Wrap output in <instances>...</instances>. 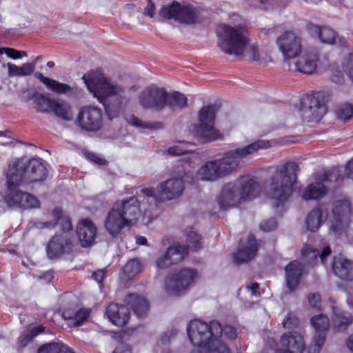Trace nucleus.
Returning <instances> with one entry per match:
<instances>
[{"label":"nucleus","instance_id":"f257e3e1","mask_svg":"<svg viewBox=\"0 0 353 353\" xmlns=\"http://www.w3.org/2000/svg\"><path fill=\"white\" fill-rule=\"evenodd\" d=\"M217 45L224 53L235 57H246L260 63L270 61L265 53L259 50L256 43H250L248 28L244 23H221L216 29Z\"/></svg>","mask_w":353,"mask_h":353},{"label":"nucleus","instance_id":"f03ea898","mask_svg":"<svg viewBox=\"0 0 353 353\" xmlns=\"http://www.w3.org/2000/svg\"><path fill=\"white\" fill-rule=\"evenodd\" d=\"M82 79L94 97L103 104L110 119L118 117L123 112L127 100L123 95L124 88L119 83L101 70L88 72Z\"/></svg>","mask_w":353,"mask_h":353},{"label":"nucleus","instance_id":"7ed1b4c3","mask_svg":"<svg viewBox=\"0 0 353 353\" xmlns=\"http://www.w3.org/2000/svg\"><path fill=\"white\" fill-rule=\"evenodd\" d=\"M274 144L273 141L259 140L243 148L230 150L221 159L205 162L197 170L196 178L203 181H215L235 170L239 166L240 159L260 150L268 149Z\"/></svg>","mask_w":353,"mask_h":353},{"label":"nucleus","instance_id":"20e7f679","mask_svg":"<svg viewBox=\"0 0 353 353\" xmlns=\"http://www.w3.org/2000/svg\"><path fill=\"white\" fill-rule=\"evenodd\" d=\"M185 173H179L157 187V193L151 188H143L139 195L142 203L143 217L148 222L152 221L157 216V203L171 201L181 196L185 190Z\"/></svg>","mask_w":353,"mask_h":353},{"label":"nucleus","instance_id":"39448f33","mask_svg":"<svg viewBox=\"0 0 353 353\" xmlns=\"http://www.w3.org/2000/svg\"><path fill=\"white\" fill-rule=\"evenodd\" d=\"M141 214L143 222L148 223L143 217L142 203L137 197L117 201L107 213L104 228L110 236L117 237L123 228L135 223Z\"/></svg>","mask_w":353,"mask_h":353},{"label":"nucleus","instance_id":"423d86ee","mask_svg":"<svg viewBox=\"0 0 353 353\" xmlns=\"http://www.w3.org/2000/svg\"><path fill=\"white\" fill-rule=\"evenodd\" d=\"M298 165L288 163L278 168L265 186V194L272 205H283L289 198L296 181Z\"/></svg>","mask_w":353,"mask_h":353},{"label":"nucleus","instance_id":"0eeeda50","mask_svg":"<svg viewBox=\"0 0 353 353\" xmlns=\"http://www.w3.org/2000/svg\"><path fill=\"white\" fill-rule=\"evenodd\" d=\"M17 165H10L6 176V191L3 201L8 208L28 210L40 206L39 200L31 194L21 190L26 185L19 179Z\"/></svg>","mask_w":353,"mask_h":353},{"label":"nucleus","instance_id":"6e6552de","mask_svg":"<svg viewBox=\"0 0 353 353\" xmlns=\"http://www.w3.org/2000/svg\"><path fill=\"white\" fill-rule=\"evenodd\" d=\"M53 221L39 222L37 224L38 228H52L57 224L59 225L63 233L54 236L46 247L48 256L50 259L59 257L65 252L70 250L72 243L70 234L68 232L72 228L70 217L64 214L62 210L58 208L52 212Z\"/></svg>","mask_w":353,"mask_h":353},{"label":"nucleus","instance_id":"1a4fd4ad","mask_svg":"<svg viewBox=\"0 0 353 353\" xmlns=\"http://www.w3.org/2000/svg\"><path fill=\"white\" fill-rule=\"evenodd\" d=\"M221 332V325L216 321H211L210 324H208L199 320H194L190 323L188 327L190 341L201 350L214 338L220 337Z\"/></svg>","mask_w":353,"mask_h":353},{"label":"nucleus","instance_id":"9d476101","mask_svg":"<svg viewBox=\"0 0 353 353\" xmlns=\"http://www.w3.org/2000/svg\"><path fill=\"white\" fill-rule=\"evenodd\" d=\"M199 275L196 270L183 268L168 277L165 283V291L169 296H177L190 288Z\"/></svg>","mask_w":353,"mask_h":353},{"label":"nucleus","instance_id":"9b49d317","mask_svg":"<svg viewBox=\"0 0 353 353\" xmlns=\"http://www.w3.org/2000/svg\"><path fill=\"white\" fill-rule=\"evenodd\" d=\"M17 165L19 179L24 183L38 182L44 180L48 174V169L39 159H32L24 167L21 161L18 159L10 165Z\"/></svg>","mask_w":353,"mask_h":353},{"label":"nucleus","instance_id":"f8f14e48","mask_svg":"<svg viewBox=\"0 0 353 353\" xmlns=\"http://www.w3.org/2000/svg\"><path fill=\"white\" fill-rule=\"evenodd\" d=\"M352 206L348 199L342 196L336 199L333 203L332 214L329 217L330 230L336 234L345 230L349 224Z\"/></svg>","mask_w":353,"mask_h":353},{"label":"nucleus","instance_id":"ddd939ff","mask_svg":"<svg viewBox=\"0 0 353 353\" xmlns=\"http://www.w3.org/2000/svg\"><path fill=\"white\" fill-rule=\"evenodd\" d=\"M216 108L214 105L203 107L199 112V125L196 130V135L202 141H211L219 137V132L214 128Z\"/></svg>","mask_w":353,"mask_h":353},{"label":"nucleus","instance_id":"4468645a","mask_svg":"<svg viewBox=\"0 0 353 353\" xmlns=\"http://www.w3.org/2000/svg\"><path fill=\"white\" fill-rule=\"evenodd\" d=\"M301 38L292 31L285 32L276 41V46L282 53L285 61L288 63L301 53Z\"/></svg>","mask_w":353,"mask_h":353},{"label":"nucleus","instance_id":"2eb2a0df","mask_svg":"<svg viewBox=\"0 0 353 353\" xmlns=\"http://www.w3.org/2000/svg\"><path fill=\"white\" fill-rule=\"evenodd\" d=\"M79 126L86 131L99 130L103 125V114L100 109L88 105L79 110L77 118Z\"/></svg>","mask_w":353,"mask_h":353},{"label":"nucleus","instance_id":"dca6fc26","mask_svg":"<svg viewBox=\"0 0 353 353\" xmlns=\"http://www.w3.org/2000/svg\"><path fill=\"white\" fill-rule=\"evenodd\" d=\"M310 324L315 330V334L309 347L308 352L319 353L326 339V332L330 327V320L327 316L320 314L311 317Z\"/></svg>","mask_w":353,"mask_h":353},{"label":"nucleus","instance_id":"f3484780","mask_svg":"<svg viewBox=\"0 0 353 353\" xmlns=\"http://www.w3.org/2000/svg\"><path fill=\"white\" fill-rule=\"evenodd\" d=\"M300 112L304 121H317L325 114V108L318 95H306L301 99Z\"/></svg>","mask_w":353,"mask_h":353},{"label":"nucleus","instance_id":"a211bd4d","mask_svg":"<svg viewBox=\"0 0 353 353\" xmlns=\"http://www.w3.org/2000/svg\"><path fill=\"white\" fill-rule=\"evenodd\" d=\"M334 179L336 181H339L337 172L333 170L330 173L323 174L318 181L309 184L301 192V196L304 200H317L325 196L327 193V188L325 182L332 181Z\"/></svg>","mask_w":353,"mask_h":353},{"label":"nucleus","instance_id":"6ab92c4d","mask_svg":"<svg viewBox=\"0 0 353 353\" xmlns=\"http://www.w3.org/2000/svg\"><path fill=\"white\" fill-rule=\"evenodd\" d=\"M168 93L163 88L150 86L139 96V103L144 108L161 110L166 104Z\"/></svg>","mask_w":353,"mask_h":353},{"label":"nucleus","instance_id":"aec40b11","mask_svg":"<svg viewBox=\"0 0 353 353\" xmlns=\"http://www.w3.org/2000/svg\"><path fill=\"white\" fill-rule=\"evenodd\" d=\"M305 348L303 336L297 332L284 334L279 344L276 345V353H302Z\"/></svg>","mask_w":353,"mask_h":353},{"label":"nucleus","instance_id":"412c9836","mask_svg":"<svg viewBox=\"0 0 353 353\" xmlns=\"http://www.w3.org/2000/svg\"><path fill=\"white\" fill-rule=\"evenodd\" d=\"M188 254V248L184 245L170 246L164 255L159 257L155 262L158 269H165L181 261Z\"/></svg>","mask_w":353,"mask_h":353},{"label":"nucleus","instance_id":"4be33fe9","mask_svg":"<svg viewBox=\"0 0 353 353\" xmlns=\"http://www.w3.org/2000/svg\"><path fill=\"white\" fill-rule=\"evenodd\" d=\"M243 201L239 191H238L235 182L230 183L223 186L218 198L220 208L226 210L236 207Z\"/></svg>","mask_w":353,"mask_h":353},{"label":"nucleus","instance_id":"5701e85b","mask_svg":"<svg viewBox=\"0 0 353 353\" xmlns=\"http://www.w3.org/2000/svg\"><path fill=\"white\" fill-rule=\"evenodd\" d=\"M235 184L243 201L256 198L261 192L259 184L249 176L240 177Z\"/></svg>","mask_w":353,"mask_h":353},{"label":"nucleus","instance_id":"b1692460","mask_svg":"<svg viewBox=\"0 0 353 353\" xmlns=\"http://www.w3.org/2000/svg\"><path fill=\"white\" fill-rule=\"evenodd\" d=\"M97 231L94 223L88 219H83L78 223L77 234L82 246H90L93 243Z\"/></svg>","mask_w":353,"mask_h":353},{"label":"nucleus","instance_id":"393cba45","mask_svg":"<svg viewBox=\"0 0 353 353\" xmlns=\"http://www.w3.org/2000/svg\"><path fill=\"white\" fill-rule=\"evenodd\" d=\"M106 315L109 321L117 326H123L130 319V310L128 306L117 303H112L106 310Z\"/></svg>","mask_w":353,"mask_h":353},{"label":"nucleus","instance_id":"a878e982","mask_svg":"<svg viewBox=\"0 0 353 353\" xmlns=\"http://www.w3.org/2000/svg\"><path fill=\"white\" fill-rule=\"evenodd\" d=\"M294 66L297 71L310 74L316 71L319 58L316 54L309 52H301L295 58Z\"/></svg>","mask_w":353,"mask_h":353},{"label":"nucleus","instance_id":"bb28decb","mask_svg":"<svg viewBox=\"0 0 353 353\" xmlns=\"http://www.w3.org/2000/svg\"><path fill=\"white\" fill-rule=\"evenodd\" d=\"M285 272L288 288L290 291L295 290L300 283L303 273V268L299 261H294L285 267Z\"/></svg>","mask_w":353,"mask_h":353},{"label":"nucleus","instance_id":"cd10ccee","mask_svg":"<svg viewBox=\"0 0 353 353\" xmlns=\"http://www.w3.org/2000/svg\"><path fill=\"white\" fill-rule=\"evenodd\" d=\"M90 314V310L89 309L68 307L63 310L62 316L63 318L67 321V323L69 326L76 327L85 321Z\"/></svg>","mask_w":353,"mask_h":353},{"label":"nucleus","instance_id":"c85d7f7f","mask_svg":"<svg viewBox=\"0 0 353 353\" xmlns=\"http://www.w3.org/2000/svg\"><path fill=\"white\" fill-rule=\"evenodd\" d=\"M332 270L334 274L343 280H353V263L341 256L334 259Z\"/></svg>","mask_w":353,"mask_h":353},{"label":"nucleus","instance_id":"c756f323","mask_svg":"<svg viewBox=\"0 0 353 353\" xmlns=\"http://www.w3.org/2000/svg\"><path fill=\"white\" fill-rule=\"evenodd\" d=\"M257 247L256 240L252 234L248 237L246 245L241 243V248L234 254V260L237 263L247 262L254 257L256 254Z\"/></svg>","mask_w":353,"mask_h":353},{"label":"nucleus","instance_id":"7c9ffc66","mask_svg":"<svg viewBox=\"0 0 353 353\" xmlns=\"http://www.w3.org/2000/svg\"><path fill=\"white\" fill-rule=\"evenodd\" d=\"M50 113L66 121H71L74 117V111L71 105L62 99H55Z\"/></svg>","mask_w":353,"mask_h":353},{"label":"nucleus","instance_id":"2f4dec72","mask_svg":"<svg viewBox=\"0 0 353 353\" xmlns=\"http://www.w3.org/2000/svg\"><path fill=\"white\" fill-rule=\"evenodd\" d=\"M327 215L319 208H314L307 214L305 219L307 229L310 232L317 231L325 221Z\"/></svg>","mask_w":353,"mask_h":353},{"label":"nucleus","instance_id":"473e14b6","mask_svg":"<svg viewBox=\"0 0 353 353\" xmlns=\"http://www.w3.org/2000/svg\"><path fill=\"white\" fill-rule=\"evenodd\" d=\"M34 76L41 81L48 89L57 94H66L71 90V87L69 85L46 77L41 72H37Z\"/></svg>","mask_w":353,"mask_h":353},{"label":"nucleus","instance_id":"72a5a7b5","mask_svg":"<svg viewBox=\"0 0 353 353\" xmlns=\"http://www.w3.org/2000/svg\"><path fill=\"white\" fill-rule=\"evenodd\" d=\"M30 99L34 105V108L41 113H50L52 103L55 100V99H52L46 94L39 92L33 94Z\"/></svg>","mask_w":353,"mask_h":353},{"label":"nucleus","instance_id":"f704fd0d","mask_svg":"<svg viewBox=\"0 0 353 353\" xmlns=\"http://www.w3.org/2000/svg\"><path fill=\"white\" fill-rule=\"evenodd\" d=\"M125 303L130 306L138 316L144 315L148 310V303L145 298L135 294H130Z\"/></svg>","mask_w":353,"mask_h":353},{"label":"nucleus","instance_id":"c9c22d12","mask_svg":"<svg viewBox=\"0 0 353 353\" xmlns=\"http://www.w3.org/2000/svg\"><path fill=\"white\" fill-rule=\"evenodd\" d=\"M199 17V10L191 6L182 4L178 15V21L188 24L194 23L198 21Z\"/></svg>","mask_w":353,"mask_h":353},{"label":"nucleus","instance_id":"e433bc0d","mask_svg":"<svg viewBox=\"0 0 353 353\" xmlns=\"http://www.w3.org/2000/svg\"><path fill=\"white\" fill-rule=\"evenodd\" d=\"M319 37L321 42L326 44H336L340 46H344L346 41L343 38H339L336 36L335 32L327 27L316 28Z\"/></svg>","mask_w":353,"mask_h":353},{"label":"nucleus","instance_id":"4c0bfd02","mask_svg":"<svg viewBox=\"0 0 353 353\" xmlns=\"http://www.w3.org/2000/svg\"><path fill=\"white\" fill-rule=\"evenodd\" d=\"M332 312L334 314V325L339 330L345 328L352 323L353 317L350 313L342 311L336 305L332 306Z\"/></svg>","mask_w":353,"mask_h":353},{"label":"nucleus","instance_id":"58836bf2","mask_svg":"<svg viewBox=\"0 0 353 353\" xmlns=\"http://www.w3.org/2000/svg\"><path fill=\"white\" fill-rule=\"evenodd\" d=\"M303 257L309 263H312L314 259L319 256L321 263L325 264V259L331 254V250L329 246L323 248L321 254L317 250L313 249L310 246L305 247L301 252Z\"/></svg>","mask_w":353,"mask_h":353},{"label":"nucleus","instance_id":"ea45409f","mask_svg":"<svg viewBox=\"0 0 353 353\" xmlns=\"http://www.w3.org/2000/svg\"><path fill=\"white\" fill-rule=\"evenodd\" d=\"M7 66L10 77L28 76L33 73L35 69V64L32 63H23L21 66L8 63Z\"/></svg>","mask_w":353,"mask_h":353},{"label":"nucleus","instance_id":"a19ab883","mask_svg":"<svg viewBox=\"0 0 353 353\" xmlns=\"http://www.w3.org/2000/svg\"><path fill=\"white\" fill-rule=\"evenodd\" d=\"M142 270V265L139 260L133 259L130 260L123 268L122 278L123 279H130L140 272Z\"/></svg>","mask_w":353,"mask_h":353},{"label":"nucleus","instance_id":"79ce46f5","mask_svg":"<svg viewBox=\"0 0 353 353\" xmlns=\"http://www.w3.org/2000/svg\"><path fill=\"white\" fill-rule=\"evenodd\" d=\"M201 353H230L228 347L219 337L214 338L208 345L203 347Z\"/></svg>","mask_w":353,"mask_h":353},{"label":"nucleus","instance_id":"37998d69","mask_svg":"<svg viewBox=\"0 0 353 353\" xmlns=\"http://www.w3.org/2000/svg\"><path fill=\"white\" fill-rule=\"evenodd\" d=\"M181 5L179 3L174 2L170 5L163 6L159 11V15L165 19H174L178 21Z\"/></svg>","mask_w":353,"mask_h":353},{"label":"nucleus","instance_id":"c03bdc74","mask_svg":"<svg viewBox=\"0 0 353 353\" xmlns=\"http://www.w3.org/2000/svg\"><path fill=\"white\" fill-rule=\"evenodd\" d=\"M38 353H74L67 345L61 343H52L43 345Z\"/></svg>","mask_w":353,"mask_h":353},{"label":"nucleus","instance_id":"a18cd8bd","mask_svg":"<svg viewBox=\"0 0 353 353\" xmlns=\"http://www.w3.org/2000/svg\"><path fill=\"white\" fill-rule=\"evenodd\" d=\"M167 103L172 109L183 108L187 105V98L184 94L176 92L170 95L168 94Z\"/></svg>","mask_w":353,"mask_h":353},{"label":"nucleus","instance_id":"49530a36","mask_svg":"<svg viewBox=\"0 0 353 353\" xmlns=\"http://www.w3.org/2000/svg\"><path fill=\"white\" fill-rule=\"evenodd\" d=\"M43 331L44 327L42 325H39L32 330H26L20 336L19 339L20 345L23 347L26 346L32 341L34 336H37L39 334L43 332Z\"/></svg>","mask_w":353,"mask_h":353},{"label":"nucleus","instance_id":"de8ad7c7","mask_svg":"<svg viewBox=\"0 0 353 353\" xmlns=\"http://www.w3.org/2000/svg\"><path fill=\"white\" fill-rule=\"evenodd\" d=\"M186 243L188 247L193 250H197L201 248V239L200 235L196 232L190 230L186 234Z\"/></svg>","mask_w":353,"mask_h":353},{"label":"nucleus","instance_id":"09e8293b","mask_svg":"<svg viewBox=\"0 0 353 353\" xmlns=\"http://www.w3.org/2000/svg\"><path fill=\"white\" fill-rule=\"evenodd\" d=\"M342 69L353 81V51L347 54L342 61Z\"/></svg>","mask_w":353,"mask_h":353},{"label":"nucleus","instance_id":"8fccbe9b","mask_svg":"<svg viewBox=\"0 0 353 353\" xmlns=\"http://www.w3.org/2000/svg\"><path fill=\"white\" fill-rule=\"evenodd\" d=\"M336 114L339 119L346 121L353 115V106L350 104H344L337 110Z\"/></svg>","mask_w":353,"mask_h":353},{"label":"nucleus","instance_id":"3c124183","mask_svg":"<svg viewBox=\"0 0 353 353\" xmlns=\"http://www.w3.org/2000/svg\"><path fill=\"white\" fill-rule=\"evenodd\" d=\"M285 329H292L299 325L298 318L292 313H288L282 322Z\"/></svg>","mask_w":353,"mask_h":353},{"label":"nucleus","instance_id":"603ef678","mask_svg":"<svg viewBox=\"0 0 353 353\" xmlns=\"http://www.w3.org/2000/svg\"><path fill=\"white\" fill-rule=\"evenodd\" d=\"M220 336H222L225 339H228L229 341L234 340L237 336L236 330L230 325H225L223 328H222V332L220 334Z\"/></svg>","mask_w":353,"mask_h":353},{"label":"nucleus","instance_id":"864d4df0","mask_svg":"<svg viewBox=\"0 0 353 353\" xmlns=\"http://www.w3.org/2000/svg\"><path fill=\"white\" fill-rule=\"evenodd\" d=\"M259 227L264 232H270L276 228L277 223L274 219H270L261 223Z\"/></svg>","mask_w":353,"mask_h":353},{"label":"nucleus","instance_id":"5fc2aeb1","mask_svg":"<svg viewBox=\"0 0 353 353\" xmlns=\"http://www.w3.org/2000/svg\"><path fill=\"white\" fill-rule=\"evenodd\" d=\"M6 55L12 59H21L23 56H27L26 52H20L13 48H4Z\"/></svg>","mask_w":353,"mask_h":353},{"label":"nucleus","instance_id":"6e6d98bb","mask_svg":"<svg viewBox=\"0 0 353 353\" xmlns=\"http://www.w3.org/2000/svg\"><path fill=\"white\" fill-rule=\"evenodd\" d=\"M307 299L311 307L316 309L321 308V301L319 294L311 293L308 295Z\"/></svg>","mask_w":353,"mask_h":353},{"label":"nucleus","instance_id":"4d7b16f0","mask_svg":"<svg viewBox=\"0 0 353 353\" xmlns=\"http://www.w3.org/2000/svg\"><path fill=\"white\" fill-rule=\"evenodd\" d=\"M127 121L132 125L136 126V127H141L143 128H150L148 124L145 123L142 121H141L139 118L134 117V116H130L129 118L127 119Z\"/></svg>","mask_w":353,"mask_h":353},{"label":"nucleus","instance_id":"13d9d810","mask_svg":"<svg viewBox=\"0 0 353 353\" xmlns=\"http://www.w3.org/2000/svg\"><path fill=\"white\" fill-rule=\"evenodd\" d=\"M168 152L172 155L178 156L183 154L186 150L181 148L180 145H175L170 148Z\"/></svg>","mask_w":353,"mask_h":353},{"label":"nucleus","instance_id":"bf43d9fd","mask_svg":"<svg viewBox=\"0 0 353 353\" xmlns=\"http://www.w3.org/2000/svg\"><path fill=\"white\" fill-rule=\"evenodd\" d=\"M105 273V270L104 269L97 270L92 274V277L98 283H101Z\"/></svg>","mask_w":353,"mask_h":353},{"label":"nucleus","instance_id":"052dcab7","mask_svg":"<svg viewBox=\"0 0 353 353\" xmlns=\"http://www.w3.org/2000/svg\"><path fill=\"white\" fill-rule=\"evenodd\" d=\"M144 14L151 18L154 16V6L150 1H148V3L145 8Z\"/></svg>","mask_w":353,"mask_h":353},{"label":"nucleus","instance_id":"680f3d73","mask_svg":"<svg viewBox=\"0 0 353 353\" xmlns=\"http://www.w3.org/2000/svg\"><path fill=\"white\" fill-rule=\"evenodd\" d=\"M88 158L92 161L99 165H103L106 163V161L105 159H102L101 157L94 153L88 154Z\"/></svg>","mask_w":353,"mask_h":353},{"label":"nucleus","instance_id":"e2e57ef3","mask_svg":"<svg viewBox=\"0 0 353 353\" xmlns=\"http://www.w3.org/2000/svg\"><path fill=\"white\" fill-rule=\"evenodd\" d=\"M345 175L347 178L353 179V158L347 163L345 167Z\"/></svg>","mask_w":353,"mask_h":353},{"label":"nucleus","instance_id":"0e129e2a","mask_svg":"<svg viewBox=\"0 0 353 353\" xmlns=\"http://www.w3.org/2000/svg\"><path fill=\"white\" fill-rule=\"evenodd\" d=\"M113 353H131V352L127 345L120 343L114 350Z\"/></svg>","mask_w":353,"mask_h":353},{"label":"nucleus","instance_id":"69168bd1","mask_svg":"<svg viewBox=\"0 0 353 353\" xmlns=\"http://www.w3.org/2000/svg\"><path fill=\"white\" fill-rule=\"evenodd\" d=\"M259 288V284L256 283H251L246 286L245 290L250 292L251 296H257V290Z\"/></svg>","mask_w":353,"mask_h":353},{"label":"nucleus","instance_id":"338daca9","mask_svg":"<svg viewBox=\"0 0 353 353\" xmlns=\"http://www.w3.org/2000/svg\"><path fill=\"white\" fill-rule=\"evenodd\" d=\"M346 345L349 350L353 353V334L349 336L346 341Z\"/></svg>","mask_w":353,"mask_h":353},{"label":"nucleus","instance_id":"774afa93","mask_svg":"<svg viewBox=\"0 0 353 353\" xmlns=\"http://www.w3.org/2000/svg\"><path fill=\"white\" fill-rule=\"evenodd\" d=\"M147 243V239L144 236H137L136 237V243L140 245H144Z\"/></svg>","mask_w":353,"mask_h":353}]
</instances>
